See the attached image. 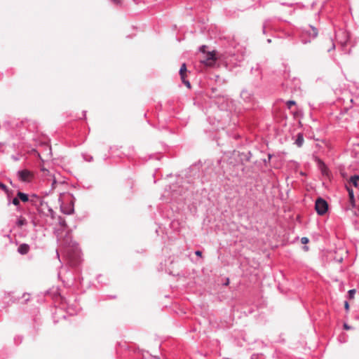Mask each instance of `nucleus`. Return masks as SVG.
<instances>
[{"label":"nucleus","mask_w":359,"mask_h":359,"mask_svg":"<svg viewBox=\"0 0 359 359\" xmlns=\"http://www.w3.org/2000/svg\"><path fill=\"white\" fill-rule=\"evenodd\" d=\"M311 30L309 31V35L312 39H314V38H316L318 36V29L316 27H313V26H311Z\"/></svg>","instance_id":"nucleus-18"},{"label":"nucleus","mask_w":359,"mask_h":359,"mask_svg":"<svg viewBox=\"0 0 359 359\" xmlns=\"http://www.w3.org/2000/svg\"><path fill=\"white\" fill-rule=\"evenodd\" d=\"M242 100L248 104H252L255 102V93L247 88H243L240 94Z\"/></svg>","instance_id":"nucleus-6"},{"label":"nucleus","mask_w":359,"mask_h":359,"mask_svg":"<svg viewBox=\"0 0 359 359\" xmlns=\"http://www.w3.org/2000/svg\"><path fill=\"white\" fill-rule=\"evenodd\" d=\"M182 83L188 88H191V83L190 82L186 79V76L181 77Z\"/></svg>","instance_id":"nucleus-23"},{"label":"nucleus","mask_w":359,"mask_h":359,"mask_svg":"<svg viewBox=\"0 0 359 359\" xmlns=\"http://www.w3.org/2000/svg\"><path fill=\"white\" fill-rule=\"evenodd\" d=\"M331 43H332V45H331V46L327 49V52H330L331 50H334V49H335V44H334V43L332 41H331Z\"/></svg>","instance_id":"nucleus-34"},{"label":"nucleus","mask_w":359,"mask_h":359,"mask_svg":"<svg viewBox=\"0 0 359 359\" xmlns=\"http://www.w3.org/2000/svg\"><path fill=\"white\" fill-rule=\"evenodd\" d=\"M347 190L348 192V196H349L350 201L353 204V205H354L355 198H354L353 191L352 189H349V188H347Z\"/></svg>","instance_id":"nucleus-19"},{"label":"nucleus","mask_w":359,"mask_h":359,"mask_svg":"<svg viewBox=\"0 0 359 359\" xmlns=\"http://www.w3.org/2000/svg\"><path fill=\"white\" fill-rule=\"evenodd\" d=\"M267 42L268 43H271V39H267Z\"/></svg>","instance_id":"nucleus-49"},{"label":"nucleus","mask_w":359,"mask_h":359,"mask_svg":"<svg viewBox=\"0 0 359 359\" xmlns=\"http://www.w3.org/2000/svg\"><path fill=\"white\" fill-rule=\"evenodd\" d=\"M29 202L34 206L36 207L39 212H43V210L46 208L52 218H54L55 212L48 205V203L43 201L40 197L36 194H32L29 196Z\"/></svg>","instance_id":"nucleus-4"},{"label":"nucleus","mask_w":359,"mask_h":359,"mask_svg":"<svg viewBox=\"0 0 359 359\" xmlns=\"http://www.w3.org/2000/svg\"><path fill=\"white\" fill-rule=\"evenodd\" d=\"M201 168H211V165L209 163L207 165L205 164L203 165L201 161L192 164L187 171V177L193 180L200 179L202 182L208 180L206 174L203 170L201 171Z\"/></svg>","instance_id":"nucleus-2"},{"label":"nucleus","mask_w":359,"mask_h":359,"mask_svg":"<svg viewBox=\"0 0 359 359\" xmlns=\"http://www.w3.org/2000/svg\"><path fill=\"white\" fill-rule=\"evenodd\" d=\"M243 61V57L236 54L229 55L226 58V63L233 67L241 66Z\"/></svg>","instance_id":"nucleus-7"},{"label":"nucleus","mask_w":359,"mask_h":359,"mask_svg":"<svg viewBox=\"0 0 359 359\" xmlns=\"http://www.w3.org/2000/svg\"><path fill=\"white\" fill-rule=\"evenodd\" d=\"M233 125H236V120H233Z\"/></svg>","instance_id":"nucleus-51"},{"label":"nucleus","mask_w":359,"mask_h":359,"mask_svg":"<svg viewBox=\"0 0 359 359\" xmlns=\"http://www.w3.org/2000/svg\"><path fill=\"white\" fill-rule=\"evenodd\" d=\"M110 1L116 5H119L121 3V0H110Z\"/></svg>","instance_id":"nucleus-39"},{"label":"nucleus","mask_w":359,"mask_h":359,"mask_svg":"<svg viewBox=\"0 0 359 359\" xmlns=\"http://www.w3.org/2000/svg\"><path fill=\"white\" fill-rule=\"evenodd\" d=\"M229 279L227 278L226 283H224V285H229Z\"/></svg>","instance_id":"nucleus-46"},{"label":"nucleus","mask_w":359,"mask_h":359,"mask_svg":"<svg viewBox=\"0 0 359 359\" xmlns=\"http://www.w3.org/2000/svg\"><path fill=\"white\" fill-rule=\"evenodd\" d=\"M251 72L252 73H255L256 75L259 76V79H261V72H260V70L259 69V67H256L255 69H254L253 67L251 69Z\"/></svg>","instance_id":"nucleus-26"},{"label":"nucleus","mask_w":359,"mask_h":359,"mask_svg":"<svg viewBox=\"0 0 359 359\" xmlns=\"http://www.w3.org/2000/svg\"><path fill=\"white\" fill-rule=\"evenodd\" d=\"M304 250L307 251L309 250V247L308 246H304Z\"/></svg>","instance_id":"nucleus-47"},{"label":"nucleus","mask_w":359,"mask_h":359,"mask_svg":"<svg viewBox=\"0 0 359 359\" xmlns=\"http://www.w3.org/2000/svg\"><path fill=\"white\" fill-rule=\"evenodd\" d=\"M302 43L306 44V43L310 42V40H304V39H302Z\"/></svg>","instance_id":"nucleus-43"},{"label":"nucleus","mask_w":359,"mask_h":359,"mask_svg":"<svg viewBox=\"0 0 359 359\" xmlns=\"http://www.w3.org/2000/svg\"><path fill=\"white\" fill-rule=\"evenodd\" d=\"M304 142V140L303 133H298L294 140V144H296L297 147L300 148L303 146Z\"/></svg>","instance_id":"nucleus-11"},{"label":"nucleus","mask_w":359,"mask_h":359,"mask_svg":"<svg viewBox=\"0 0 359 359\" xmlns=\"http://www.w3.org/2000/svg\"><path fill=\"white\" fill-rule=\"evenodd\" d=\"M102 278V275H99V276H97V280H98V281H100V278Z\"/></svg>","instance_id":"nucleus-48"},{"label":"nucleus","mask_w":359,"mask_h":359,"mask_svg":"<svg viewBox=\"0 0 359 359\" xmlns=\"http://www.w3.org/2000/svg\"><path fill=\"white\" fill-rule=\"evenodd\" d=\"M56 256H57V259H59V262H61L60 259V255H59L58 251L57 250H56Z\"/></svg>","instance_id":"nucleus-44"},{"label":"nucleus","mask_w":359,"mask_h":359,"mask_svg":"<svg viewBox=\"0 0 359 359\" xmlns=\"http://www.w3.org/2000/svg\"><path fill=\"white\" fill-rule=\"evenodd\" d=\"M17 196L23 203L29 202V196L27 194L19 191L17 193Z\"/></svg>","instance_id":"nucleus-14"},{"label":"nucleus","mask_w":359,"mask_h":359,"mask_svg":"<svg viewBox=\"0 0 359 359\" xmlns=\"http://www.w3.org/2000/svg\"><path fill=\"white\" fill-rule=\"evenodd\" d=\"M74 203L71 201L67 205H62L60 206L61 211L65 215H71L74 212Z\"/></svg>","instance_id":"nucleus-9"},{"label":"nucleus","mask_w":359,"mask_h":359,"mask_svg":"<svg viewBox=\"0 0 359 359\" xmlns=\"http://www.w3.org/2000/svg\"><path fill=\"white\" fill-rule=\"evenodd\" d=\"M272 156H273V155H272V154H268V158H267L268 161H271V159Z\"/></svg>","instance_id":"nucleus-42"},{"label":"nucleus","mask_w":359,"mask_h":359,"mask_svg":"<svg viewBox=\"0 0 359 359\" xmlns=\"http://www.w3.org/2000/svg\"><path fill=\"white\" fill-rule=\"evenodd\" d=\"M241 156H244V159L246 161H250L252 158V153L250 151H248L247 153H242ZM242 161L243 160V158H241Z\"/></svg>","instance_id":"nucleus-20"},{"label":"nucleus","mask_w":359,"mask_h":359,"mask_svg":"<svg viewBox=\"0 0 359 359\" xmlns=\"http://www.w3.org/2000/svg\"><path fill=\"white\" fill-rule=\"evenodd\" d=\"M269 20H266L264 24H263V26H262V31H263V33L265 34L266 32V27L268 25V23H269Z\"/></svg>","instance_id":"nucleus-31"},{"label":"nucleus","mask_w":359,"mask_h":359,"mask_svg":"<svg viewBox=\"0 0 359 359\" xmlns=\"http://www.w3.org/2000/svg\"><path fill=\"white\" fill-rule=\"evenodd\" d=\"M0 189L6 193L8 192V189L7 186L1 182H0Z\"/></svg>","instance_id":"nucleus-28"},{"label":"nucleus","mask_w":359,"mask_h":359,"mask_svg":"<svg viewBox=\"0 0 359 359\" xmlns=\"http://www.w3.org/2000/svg\"><path fill=\"white\" fill-rule=\"evenodd\" d=\"M29 250V245L26 243L20 244L18 248V252L20 255H26Z\"/></svg>","instance_id":"nucleus-13"},{"label":"nucleus","mask_w":359,"mask_h":359,"mask_svg":"<svg viewBox=\"0 0 359 359\" xmlns=\"http://www.w3.org/2000/svg\"><path fill=\"white\" fill-rule=\"evenodd\" d=\"M17 175L18 179L23 182H29L33 177L32 173L26 169L18 170Z\"/></svg>","instance_id":"nucleus-8"},{"label":"nucleus","mask_w":359,"mask_h":359,"mask_svg":"<svg viewBox=\"0 0 359 359\" xmlns=\"http://www.w3.org/2000/svg\"><path fill=\"white\" fill-rule=\"evenodd\" d=\"M356 318L359 320V316H357V317H356Z\"/></svg>","instance_id":"nucleus-52"},{"label":"nucleus","mask_w":359,"mask_h":359,"mask_svg":"<svg viewBox=\"0 0 359 359\" xmlns=\"http://www.w3.org/2000/svg\"><path fill=\"white\" fill-rule=\"evenodd\" d=\"M206 48H207V46H206L203 45V46H200V47H199V51H200V52H202V53H205V51H206V50H205V49H206Z\"/></svg>","instance_id":"nucleus-35"},{"label":"nucleus","mask_w":359,"mask_h":359,"mask_svg":"<svg viewBox=\"0 0 359 359\" xmlns=\"http://www.w3.org/2000/svg\"><path fill=\"white\" fill-rule=\"evenodd\" d=\"M234 106L235 102L233 100L229 97H223V102L221 103L217 111L218 118L216 119L209 116L208 121L211 125L214 126L215 129H219L220 127L223 128L224 126H229L232 121V111Z\"/></svg>","instance_id":"nucleus-1"},{"label":"nucleus","mask_w":359,"mask_h":359,"mask_svg":"<svg viewBox=\"0 0 359 359\" xmlns=\"http://www.w3.org/2000/svg\"><path fill=\"white\" fill-rule=\"evenodd\" d=\"M315 210L318 215H325L328 210L327 202L321 197H318L315 202Z\"/></svg>","instance_id":"nucleus-5"},{"label":"nucleus","mask_w":359,"mask_h":359,"mask_svg":"<svg viewBox=\"0 0 359 359\" xmlns=\"http://www.w3.org/2000/svg\"><path fill=\"white\" fill-rule=\"evenodd\" d=\"M83 118H86V111H83Z\"/></svg>","instance_id":"nucleus-45"},{"label":"nucleus","mask_w":359,"mask_h":359,"mask_svg":"<svg viewBox=\"0 0 359 359\" xmlns=\"http://www.w3.org/2000/svg\"><path fill=\"white\" fill-rule=\"evenodd\" d=\"M215 60V55L213 52H208L205 55V59L201 60V62L206 65H210L211 62Z\"/></svg>","instance_id":"nucleus-10"},{"label":"nucleus","mask_w":359,"mask_h":359,"mask_svg":"<svg viewBox=\"0 0 359 359\" xmlns=\"http://www.w3.org/2000/svg\"><path fill=\"white\" fill-rule=\"evenodd\" d=\"M316 162L318 163V165L319 168H320L322 170L323 168H327L326 165L325 164V163L321 159L317 158L316 159Z\"/></svg>","instance_id":"nucleus-22"},{"label":"nucleus","mask_w":359,"mask_h":359,"mask_svg":"<svg viewBox=\"0 0 359 359\" xmlns=\"http://www.w3.org/2000/svg\"><path fill=\"white\" fill-rule=\"evenodd\" d=\"M170 189L171 199L176 202L183 201L189 195V188L185 187L184 184H172L170 186Z\"/></svg>","instance_id":"nucleus-3"},{"label":"nucleus","mask_w":359,"mask_h":359,"mask_svg":"<svg viewBox=\"0 0 359 359\" xmlns=\"http://www.w3.org/2000/svg\"><path fill=\"white\" fill-rule=\"evenodd\" d=\"M262 161H263L264 165H266V166H267L269 163L270 162V161H268L267 159H263Z\"/></svg>","instance_id":"nucleus-40"},{"label":"nucleus","mask_w":359,"mask_h":359,"mask_svg":"<svg viewBox=\"0 0 359 359\" xmlns=\"http://www.w3.org/2000/svg\"><path fill=\"white\" fill-rule=\"evenodd\" d=\"M29 294H27V293H24L22 294V298H24V302L26 303L29 301Z\"/></svg>","instance_id":"nucleus-32"},{"label":"nucleus","mask_w":359,"mask_h":359,"mask_svg":"<svg viewBox=\"0 0 359 359\" xmlns=\"http://www.w3.org/2000/svg\"><path fill=\"white\" fill-rule=\"evenodd\" d=\"M343 327L346 330H348L352 329V327L351 326H349L347 323H344Z\"/></svg>","instance_id":"nucleus-37"},{"label":"nucleus","mask_w":359,"mask_h":359,"mask_svg":"<svg viewBox=\"0 0 359 359\" xmlns=\"http://www.w3.org/2000/svg\"><path fill=\"white\" fill-rule=\"evenodd\" d=\"M82 156H83V159L88 162H91L93 160V157L90 155L83 154H82Z\"/></svg>","instance_id":"nucleus-24"},{"label":"nucleus","mask_w":359,"mask_h":359,"mask_svg":"<svg viewBox=\"0 0 359 359\" xmlns=\"http://www.w3.org/2000/svg\"><path fill=\"white\" fill-rule=\"evenodd\" d=\"M58 222L61 226H62V227L67 226V223H66L65 218H63L60 216L58 217Z\"/></svg>","instance_id":"nucleus-21"},{"label":"nucleus","mask_w":359,"mask_h":359,"mask_svg":"<svg viewBox=\"0 0 359 359\" xmlns=\"http://www.w3.org/2000/svg\"><path fill=\"white\" fill-rule=\"evenodd\" d=\"M350 182L354 186V187H358L359 186V175H355L352 177H351Z\"/></svg>","instance_id":"nucleus-16"},{"label":"nucleus","mask_w":359,"mask_h":359,"mask_svg":"<svg viewBox=\"0 0 359 359\" xmlns=\"http://www.w3.org/2000/svg\"><path fill=\"white\" fill-rule=\"evenodd\" d=\"M11 203L18 207L20 205V200H19L18 197L17 196V197L14 198L12 200ZM10 204H11V202L8 203V205H10Z\"/></svg>","instance_id":"nucleus-27"},{"label":"nucleus","mask_w":359,"mask_h":359,"mask_svg":"<svg viewBox=\"0 0 359 359\" xmlns=\"http://www.w3.org/2000/svg\"><path fill=\"white\" fill-rule=\"evenodd\" d=\"M14 341H15V344H20L22 341V337L20 336H18V337H15Z\"/></svg>","instance_id":"nucleus-30"},{"label":"nucleus","mask_w":359,"mask_h":359,"mask_svg":"<svg viewBox=\"0 0 359 359\" xmlns=\"http://www.w3.org/2000/svg\"><path fill=\"white\" fill-rule=\"evenodd\" d=\"M79 310L80 308L76 304L69 305L67 308V312L71 316L76 314Z\"/></svg>","instance_id":"nucleus-12"},{"label":"nucleus","mask_w":359,"mask_h":359,"mask_svg":"<svg viewBox=\"0 0 359 359\" xmlns=\"http://www.w3.org/2000/svg\"><path fill=\"white\" fill-rule=\"evenodd\" d=\"M282 5H287V6H289V4H285V3H283V4H282ZM292 6V5H291V4H290V6Z\"/></svg>","instance_id":"nucleus-50"},{"label":"nucleus","mask_w":359,"mask_h":359,"mask_svg":"<svg viewBox=\"0 0 359 359\" xmlns=\"http://www.w3.org/2000/svg\"><path fill=\"white\" fill-rule=\"evenodd\" d=\"M186 73H187V65L185 63H183L179 70V74L180 75V77L187 76Z\"/></svg>","instance_id":"nucleus-17"},{"label":"nucleus","mask_w":359,"mask_h":359,"mask_svg":"<svg viewBox=\"0 0 359 359\" xmlns=\"http://www.w3.org/2000/svg\"><path fill=\"white\" fill-rule=\"evenodd\" d=\"M57 183V181L55 178H53V182H52V187L54 188L55 187V184Z\"/></svg>","instance_id":"nucleus-41"},{"label":"nucleus","mask_w":359,"mask_h":359,"mask_svg":"<svg viewBox=\"0 0 359 359\" xmlns=\"http://www.w3.org/2000/svg\"><path fill=\"white\" fill-rule=\"evenodd\" d=\"M27 224V219L23 217L22 216H20L16 221V225L18 227H22L24 225H26Z\"/></svg>","instance_id":"nucleus-15"},{"label":"nucleus","mask_w":359,"mask_h":359,"mask_svg":"<svg viewBox=\"0 0 359 359\" xmlns=\"http://www.w3.org/2000/svg\"><path fill=\"white\" fill-rule=\"evenodd\" d=\"M344 309L346 311H349V304L347 301L344 302Z\"/></svg>","instance_id":"nucleus-36"},{"label":"nucleus","mask_w":359,"mask_h":359,"mask_svg":"<svg viewBox=\"0 0 359 359\" xmlns=\"http://www.w3.org/2000/svg\"><path fill=\"white\" fill-rule=\"evenodd\" d=\"M309 238L307 237H302L301 238V243L302 244H306V243H309Z\"/></svg>","instance_id":"nucleus-33"},{"label":"nucleus","mask_w":359,"mask_h":359,"mask_svg":"<svg viewBox=\"0 0 359 359\" xmlns=\"http://www.w3.org/2000/svg\"><path fill=\"white\" fill-rule=\"evenodd\" d=\"M355 292H356V291H355V289L349 290L348 291V297L349 299H353V298H354V295H355Z\"/></svg>","instance_id":"nucleus-25"},{"label":"nucleus","mask_w":359,"mask_h":359,"mask_svg":"<svg viewBox=\"0 0 359 359\" xmlns=\"http://www.w3.org/2000/svg\"><path fill=\"white\" fill-rule=\"evenodd\" d=\"M286 104H287V107L288 109H290L292 107V106L293 105H295L296 104V102L294 101V100H288L287 102H286Z\"/></svg>","instance_id":"nucleus-29"},{"label":"nucleus","mask_w":359,"mask_h":359,"mask_svg":"<svg viewBox=\"0 0 359 359\" xmlns=\"http://www.w3.org/2000/svg\"><path fill=\"white\" fill-rule=\"evenodd\" d=\"M195 255L199 257H202V252L201 250H196Z\"/></svg>","instance_id":"nucleus-38"}]
</instances>
